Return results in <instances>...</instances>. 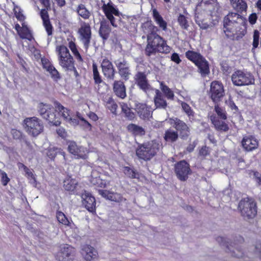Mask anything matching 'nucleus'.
Instances as JSON below:
<instances>
[{"mask_svg":"<svg viewBox=\"0 0 261 261\" xmlns=\"http://www.w3.org/2000/svg\"><path fill=\"white\" fill-rule=\"evenodd\" d=\"M76 12L79 15L84 19H88L91 16V12L86 8L83 4H80L78 6Z\"/></svg>","mask_w":261,"mask_h":261,"instance_id":"obj_39","label":"nucleus"},{"mask_svg":"<svg viewBox=\"0 0 261 261\" xmlns=\"http://www.w3.org/2000/svg\"><path fill=\"white\" fill-rule=\"evenodd\" d=\"M24 170L28 178H31L34 180V182H36L35 176L32 173V172L26 167H24Z\"/></svg>","mask_w":261,"mask_h":261,"instance_id":"obj_60","label":"nucleus"},{"mask_svg":"<svg viewBox=\"0 0 261 261\" xmlns=\"http://www.w3.org/2000/svg\"><path fill=\"white\" fill-rule=\"evenodd\" d=\"M101 67L103 75L108 79L113 80L115 76V69L112 62L108 59H103Z\"/></svg>","mask_w":261,"mask_h":261,"instance_id":"obj_16","label":"nucleus"},{"mask_svg":"<svg viewBox=\"0 0 261 261\" xmlns=\"http://www.w3.org/2000/svg\"><path fill=\"white\" fill-rule=\"evenodd\" d=\"M75 249L70 245L62 246L56 254V259L59 261H72L75 254Z\"/></svg>","mask_w":261,"mask_h":261,"instance_id":"obj_10","label":"nucleus"},{"mask_svg":"<svg viewBox=\"0 0 261 261\" xmlns=\"http://www.w3.org/2000/svg\"><path fill=\"white\" fill-rule=\"evenodd\" d=\"M57 154H62L65 159V153L61 148L49 147L47 150L46 154L51 160L54 159Z\"/></svg>","mask_w":261,"mask_h":261,"instance_id":"obj_34","label":"nucleus"},{"mask_svg":"<svg viewBox=\"0 0 261 261\" xmlns=\"http://www.w3.org/2000/svg\"><path fill=\"white\" fill-rule=\"evenodd\" d=\"M215 111L218 115L220 117V118H222V119H226L227 117L226 115L225 111L223 110L222 108L219 107L218 106H215Z\"/></svg>","mask_w":261,"mask_h":261,"instance_id":"obj_53","label":"nucleus"},{"mask_svg":"<svg viewBox=\"0 0 261 261\" xmlns=\"http://www.w3.org/2000/svg\"><path fill=\"white\" fill-rule=\"evenodd\" d=\"M257 17L255 13L251 14L249 17V21L251 24H254L256 23Z\"/></svg>","mask_w":261,"mask_h":261,"instance_id":"obj_61","label":"nucleus"},{"mask_svg":"<svg viewBox=\"0 0 261 261\" xmlns=\"http://www.w3.org/2000/svg\"><path fill=\"white\" fill-rule=\"evenodd\" d=\"M38 111L42 117L49 122L56 126L60 125L61 122L56 116L55 107L54 108L49 104L40 103L38 105Z\"/></svg>","mask_w":261,"mask_h":261,"instance_id":"obj_3","label":"nucleus"},{"mask_svg":"<svg viewBox=\"0 0 261 261\" xmlns=\"http://www.w3.org/2000/svg\"><path fill=\"white\" fill-rule=\"evenodd\" d=\"M123 171L124 173L129 177L130 178H135L136 177V173L135 171L130 169L128 167H124L123 168Z\"/></svg>","mask_w":261,"mask_h":261,"instance_id":"obj_52","label":"nucleus"},{"mask_svg":"<svg viewBox=\"0 0 261 261\" xmlns=\"http://www.w3.org/2000/svg\"><path fill=\"white\" fill-rule=\"evenodd\" d=\"M113 89L116 95L121 98L123 99L126 96L125 88L123 82L120 81H115Z\"/></svg>","mask_w":261,"mask_h":261,"instance_id":"obj_26","label":"nucleus"},{"mask_svg":"<svg viewBox=\"0 0 261 261\" xmlns=\"http://www.w3.org/2000/svg\"><path fill=\"white\" fill-rule=\"evenodd\" d=\"M14 12L16 17L18 20L20 21H22L24 20V16L22 14V11L20 7L17 6H14Z\"/></svg>","mask_w":261,"mask_h":261,"instance_id":"obj_51","label":"nucleus"},{"mask_svg":"<svg viewBox=\"0 0 261 261\" xmlns=\"http://www.w3.org/2000/svg\"><path fill=\"white\" fill-rule=\"evenodd\" d=\"M96 172L95 171H93L92 172L91 174V177L90 179V182L91 183L95 186H96L97 187H105V183L103 182L102 180L100 179L99 177H94V175H96Z\"/></svg>","mask_w":261,"mask_h":261,"instance_id":"obj_43","label":"nucleus"},{"mask_svg":"<svg viewBox=\"0 0 261 261\" xmlns=\"http://www.w3.org/2000/svg\"><path fill=\"white\" fill-rule=\"evenodd\" d=\"M195 65L197 67L198 72L202 77H205L210 74V71L208 63L203 57Z\"/></svg>","mask_w":261,"mask_h":261,"instance_id":"obj_22","label":"nucleus"},{"mask_svg":"<svg viewBox=\"0 0 261 261\" xmlns=\"http://www.w3.org/2000/svg\"><path fill=\"white\" fill-rule=\"evenodd\" d=\"M111 31V29L108 22L106 21H101L99 33L103 39L106 40L108 38Z\"/></svg>","mask_w":261,"mask_h":261,"instance_id":"obj_29","label":"nucleus"},{"mask_svg":"<svg viewBox=\"0 0 261 261\" xmlns=\"http://www.w3.org/2000/svg\"><path fill=\"white\" fill-rule=\"evenodd\" d=\"M136 80L137 85L140 89L143 90L145 93L148 94L154 89L151 87L148 83L146 75L142 72H139L136 75Z\"/></svg>","mask_w":261,"mask_h":261,"instance_id":"obj_18","label":"nucleus"},{"mask_svg":"<svg viewBox=\"0 0 261 261\" xmlns=\"http://www.w3.org/2000/svg\"><path fill=\"white\" fill-rule=\"evenodd\" d=\"M155 95L154 97V102L156 109H165L167 103L166 100L163 98L162 93L158 89H155Z\"/></svg>","mask_w":261,"mask_h":261,"instance_id":"obj_25","label":"nucleus"},{"mask_svg":"<svg viewBox=\"0 0 261 261\" xmlns=\"http://www.w3.org/2000/svg\"><path fill=\"white\" fill-rule=\"evenodd\" d=\"M88 116L91 120H92L94 121H97L98 119V117L96 115V114H95L93 112L89 113V114H88Z\"/></svg>","mask_w":261,"mask_h":261,"instance_id":"obj_63","label":"nucleus"},{"mask_svg":"<svg viewBox=\"0 0 261 261\" xmlns=\"http://www.w3.org/2000/svg\"><path fill=\"white\" fill-rule=\"evenodd\" d=\"M168 122L172 125L178 131L182 138H187L190 133V129L188 125L182 121L177 118H170L166 119Z\"/></svg>","mask_w":261,"mask_h":261,"instance_id":"obj_11","label":"nucleus"},{"mask_svg":"<svg viewBox=\"0 0 261 261\" xmlns=\"http://www.w3.org/2000/svg\"><path fill=\"white\" fill-rule=\"evenodd\" d=\"M152 17L159 27L163 31H166L167 29V23L155 9L152 10Z\"/></svg>","mask_w":261,"mask_h":261,"instance_id":"obj_24","label":"nucleus"},{"mask_svg":"<svg viewBox=\"0 0 261 261\" xmlns=\"http://www.w3.org/2000/svg\"><path fill=\"white\" fill-rule=\"evenodd\" d=\"M59 65L65 70H72L74 68V61L72 57L67 58H58Z\"/></svg>","mask_w":261,"mask_h":261,"instance_id":"obj_27","label":"nucleus"},{"mask_svg":"<svg viewBox=\"0 0 261 261\" xmlns=\"http://www.w3.org/2000/svg\"><path fill=\"white\" fill-rule=\"evenodd\" d=\"M239 208L244 218H253L257 213L256 203L251 198H246L242 200L239 203Z\"/></svg>","mask_w":261,"mask_h":261,"instance_id":"obj_4","label":"nucleus"},{"mask_svg":"<svg viewBox=\"0 0 261 261\" xmlns=\"http://www.w3.org/2000/svg\"><path fill=\"white\" fill-rule=\"evenodd\" d=\"M227 103H228L229 107L232 109V110H237L238 108L236 106L235 103L233 101L229 99L228 101H227Z\"/></svg>","mask_w":261,"mask_h":261,"instance_id":"obj_64","label":"nucleus"},{"mask_svg":"<svg viewBox=\"0 0 261 261\" xmlns=\"http://www.w3.org/2000/svg\"><path fill=\"white\" fill-rule=\"evenodd\" d=\"M160 89L168 99H173L174 96L173 92L163 82L160 83Z\"/></svg>","mask_w":261,"mask_h":261,"instance_id":"obj_41","label":"nucleus"},{"mask_svg":"<svg viewBox=\"0 0 261 261\" xmlns=\"http://www.w3.org/2000/svg\"><path fill=\"white\" fill-rule=\"evenodd\" d=\"M83 199V203L85 207L91 212H94L95 210V198L89 193L85 192L81 196Z\"/></svg>","mask_w":261,"mask_h":261,"instance_id":"obj_20","label":"nucleus"},{"mask_svg":"<svg viewBox=\"0 0 261 261\" xmlns=\"http://www.w3.org/2000/svg\"><path fill=\"white\" fill-rule=\"evenodd\" d=\"M186 57L189 60L196 64L199 60H200L203 56L199 53L192 50H188L185 54Z\"/></svg>","mask_w":261,"mask_h":261,"instance_id":"obj_36","label":"nucleus"},{"mask_svg":"<svg viewBox=\"0 0 261 261\" xmlns=\"http://www.w3.org/2000/svg\"><path fill=\"white\" fill-rule=\"evenodd\" d=\"M120 106L122 112L125 114V116L129 119H132L134 117V114L132 112L128 106L127 104L121 102Z\"/></svg>","mask_w":261,"mask_h":261,"instance_id":"obj_45","label":"nucleus"},{"mask_svg":"<svg viewBox=\"0 0 261 261\" xmlns=\"http://www.w3.org/2000/svg\"><path fill=\"white\" fill-rule=\"evenodd\" d=\"M121 77L125 80L128 79L130 74L128 63L123 59L120 58L114 61Z\"/></svg>","mask_w":261,"mask_h":261,"instance_id":"obj_15","label":"nucleus"},{"mask_svg":"<svg viewBox=\"0 0 261 261\" xmlns=\"http://www.w3.org/2000/svg\"><path fill=\"white\" fill-rule=\"evenodd\" d=\"M68 145V150L72 154H74L76 151L77 150L80 146H78L74 141H69L67 142Z\"/></svg>","mask_w":261,"mask_h":261,"instance_id":"obj_50","label":"nucleus"},{"mask_svg":"<svg viewBox=\"0 0 261 261\" xmlns=\"http://www.w3.org/2000/svg\"><path fill=\"white\" fill-rule=\"evenodd\" d=\"M106 107L112 112V113H115L117 106L113 99L109 97L108 101L106 102Z\"/></svg>","mask_w":261,"mask_h":261,"instance_id":"obj_49","label":"nucleus"},{"mask_svg":"<svg viewBox=\"0 0 261 261\" xmlns=\"http://www.w3.org/2000/svg\"><path fill=\"white\" fill-rule=\"evenodd\" d=\"M78 182L76 179L70 177H67L63 182V187L65 190L73 192L76 190Z\"/></svg>","mask_w":261,"mask_h":261,"instance_id":"obj_28","label":"nucleus"},{"mask_svg":"<svg viewBox=\"0 0 261 261\" xmlns=\"http://www.w3.org/2000/svg\"><path fill=\"white\" fill-rule=\"evenodd\" d=\"M98 193L103 197L113 201L119 202L123 200L122 196L117 193H112L107 190H99Z\"/></svg>","mask_w":261,"mask_h":261,"instance_id":"obj_23","label":"nucleus"},{"mask_svg":"<svg viewBox=\"0 0 261 261\" xmlns=\"http://www.w3.org/2000/svg\"><path fill=\"white\" fill-rule=\"evenodd\" d=\"M212 99L215 102L219 101L224 95L222 84L218 81H213L210 89Z\"/></svg>","mask_w":261,"mask_h":261,"instance_id":"obj_13","label":"nucleus"},{"mask_svg":"<svg viewBox=\"0 0 261 261\" xmlns=\"http://www.w3.org/2000/svg\"><path fill=\"white\" fill-rule=\"evenodd\" d=\"M0 174L3 185L6 186L10 181L9 178L8 177L7 173L3 171L0 170Z\"/></svg>","mask_w":261,"mask_h":261,"instance_id":"obj_55","label":"nucleus"},{"mask_svg":"<svg viewBox=\"0 0 261 261\" xmlns=\"http://www.w3.org/2000/svg\"><path fill=\"white\" fill-rule=\"evenodd\" d=\"M82 254L86 261H92L97 255L96 250L89 245H85L82 248Z\"/></svg>","mask_w":261,"mask_h":261,"instance_id":"obj_21","label":"nucleus"},{"mask_svg":"<svg viewBox=\"0 0 261 261\" xmlns=\"http://www.w3.org/2000/svg\"><path fill=\"white\" fill-rule=\"evenodd\" d=\"M177 21L179 24L182 29H188L189 24L187 17L185 15L181 14H179L177 19Z\"/></svg>","mask_w":261,"mask_h":261,"instance_id":"obj_48","label":"nucleus"},{"mask_svg":"<svg viewBox=\"0 0 261 261\" xmlns=\"http://www.w3.org/2000/svg\"><path fill=\"white\" fill-rule=\"evenodd\" d=\"M171 60L176 63V64H179L181 62V60L179 57V55L177 53H173L171 57Z\"/></svg>","mask_w":261,"mask_h":261,"instance_id":"obj_59","label":"nucleus"},{"mask_svg":"<svg viewBox=\"0 0 261 261\" xmlns=\"http://www.w3.org/2000/svg\"><path fill=\"white\" fill-rule=\"evenodd\" d=\"M232 8L238 12L245 11L247 8V4L244 0H230Z\"/></svg>","mask_w":261,"mask_h":261,"instance_id":"obj_32","label":"nucleus"},{"mask_svg":"<svg viewBox=\"0 0 261 261\" xmlns=\"http://www.w3.org/2000/svg\"><path fill=\"white\" fill-rule=\"evenodd\" d=\"M41 62L43 68L49 73L55 81H58L60 79L59 72L49 60L46 59H42Z\"/></svg>","mask_w":261,"mask_h":261,"instance_id":"obj_17","label":"nucleus"},{"mask_svg":"<svg viewBox=\"0 0 261 261\" xmlns=\"http://www.w3.org/2000/svg\"><path fill=\"white\" fill-rule=\"evenodd\" d=\"M58 58H67L72 57L67 47L64 45L57 46L56 48Z\"/></svg>","mask_w":261,"mask_h":261,"instance_id":"obj_33","label":"nucleus"},{"mask_svg":"<svg viewBox=\"0 0 261 261\" xmlns=\"http://www.w3.org/2000/svg\"><path fill=\"white\" fill-rule=\"evenodd\" d=\"M57 133L59 136H60L62 138H65L67 136V133L65 131V129L62 127L58 128L57 129Z\"/></svg>","mask_w":261,"mask_h":261,"instance_id":"obj_58","label":"nucleus"},{"mask_svg":"<svg viewBox=\"0 0 261 261\" xmlns=\"http://www.w3.org/2000/svg\"><path fill=\"white\" fill-rule=\"evenodd\" d=\"M259 33L258 31L255 30L253 33V48H256L259 44Z\"/></svg>","mask_w":261,"mask_h":261,"instance_id":"obj_54","label":"nucleus"},{"mask_svg":"<svg viewBox=\"0 0 261 261\" xmlns=\"http://www.w3.org/2000/svg\"><path fill=\"white\" fill-rule=\"evenodd\" d=\"M79 39L84 45L85 49L87 50L91 39V30L88 23L82 21L79 29Z\"/></svg>","mask_w":261,"mask_h":261,"instance_id":"obj_7","label":"nucleus"},{"mask_svg":"<svg viewBox=\"0 0 261 261\" xmlns=\"http://www.w3.org/2000/svg\"><path fill=\"white\" fill-rule=\"evenodd\" d=\"M93 79L96 84H100L102 83V80L98 71L97 66L96 63H93L92 64Z\"/></svg>","mask_w":261,"mask_h":261,"instance_id":"obj_46","label":"nucleus"},{"mask_svg":"<svg viewBox=\"0 0 261 261\" xmlns=\"http://www.w3.org/2000/svg\"><path fill=\"white\" fill-rule=\"evenodd\" d=\"M178 138V134L177 131L171 128H169L165 132L164 138L168 142H174L177 141Z\"/></svg>","mask_w":261,"mask_h":261,"instance_id":"obj_31","label":"nucleus"},{"mask_svg":"<svg viewBox=\"0 0 261 261\" xmlns=\"http://www.w3.org/2000/svg\"><path fill=\"white\" fill-rule=\"evenodd\" d=\"M243 148L247 151H252L257 148L258 143L256 138L251 136L244 137L242 141Z\"/></svg>","mask_w":261,"mask_h":261,"instance_id":"obj_19","label":"nucleus"},{"mask_svg":"<svg viewBox=\"0 0 261 261\" xmlns=\"http://www.w3.org/2000/svg\"><path fill=\"white\" fill-rule=\"evenodd\" d=\"M40 3L45 7L40 11V16L43 21V25L48 36L53 33V27L49 19L47 10L50 8V0H39Z\"/></svg>","mask_w":261,"mask_h":261,"instance_id":"obj_8","label":"nucleus"},{"mask_svg":"<svg viewBox=\"0 0 261 261\" xmlns=\"http://www.w3.org/2000/svg\"><path fill=\"white\" fill-rule=\"evenodd\" d=\"M142 29L143 32L147 34V44L145 49L146 56H150L157 52L165 54L170 52V47L167 45L163 38L156 34L159 29L151 21L144 23Z\"/></svg>","mask_w":261,"mask_h":261,"instance_id":"obj_1","label":"nucleus"},{"mask_svg":"<svg viewBox=\"0 0 261 261\" xmlns=\"http://www.w3.org/2000/svg\"><path fill=\"white\" fill-rule=\"evenodd\" d=\"M54 106L56 111H58L59 113H61L62 117L67 121L70 117V111L57 101L54 102Z\"/></svg>","mask_w":261,"mask_h":261,"instance_id":"obj_30","label":"nucleus"},{"mask_svg":"<svg viewBox=\"0 0 261 261\" xmlns=\"http://www.w3.org/2000/svg\"><path fill=\"white\" fill-rule=\"evenodd\" d=\"M88 153V151L86 148L80 146L73 155L76 159H85L87 157Z\"/></svg>","mask_w":261,"mask_h":261,"instance_id":"obj_42","label":"nucleus"},{"mask_svg":"<svg viewBox=\"0 0 261 261\" xmlns=\"http://www.w3.org/2000/svg\"><path fill=\"white\" fill-rule=\"evenodd\" d=\"M18 35L22 39H26L29 40H31L33 38V36L31 31L24 23H22L21 30Z\"/></svg>","mask_w":261,"mask_h":261,"instance_id":"obj_37","label":"nucleus"},{"mask_svg":"<svg viewBox=\"0 0 261 261\" xmlns=\"http://www.w3.org/2000/svg\"><path fill=\"white\" fill-rule=\"evenodd\" d=\"M181 107L184 111L187 113L188 116L193 115V111L191 109V107L186 103L182 102Z\"/></svg>","mask_w":261,"mask_h":261,"instance_id":"obj_56","label":"nucleus"},{"mask_svg":"<svg viewBox=\"0 0 261 261\" xmlns=\"http://www.w3.org/2000/svg\"><path fill=\"white\" fill-rule=\"evenodd\" d=\"M128 131L135 134V135L142 136L145 134L144 129L136 124H130L127 126Z\"/></svg>","mask_w":261,"mask_h":261,"instance_id":"obj_40","label":"nucleus"},{"mask_svg":"<svg viewBox=\"0 0 261 261\" xmlns=\"http://www.w3.org/2000/svg\"><path fill=\"white\" fill-rule=\"evenodd\" d=\"M81 120L82 121V125L84 129L86 130H91V125L84 118H81Z\"/></svg>","mask_w":261,"mask_h":261,"instance_id":"obj_57","label":"nucleus"},{"mask_svg":"<svg viewBox=\"0 0 261 261\" xmlns=\"http://www.w3.org/2000/svg\"><path fill=\"white\" fill-rule=\"evenodd\" d=\"M57 218L59 223L66 226H70L71 223L69 220L66 217L65 214L61 212H58L57 213Z\"/></svg>","mask_w":261,"mask_h":261,"instance_id":"obj_44","label":"nucleus"},{"mask_svg":"<svg viewBox=\"0 0 261 261\" xmlns=\"http://www.w3.org/2000/svg\"><path fill=\"white\" fill-rule=\"evenodd\" d=\"M211 120L217 129L225 132L228 130L229 127L228 125L224 121L217 120L215 117L212 116L211 117Z\"/></svg>","mask_w":261,"mask_h":261,"instance_id":"obj_38","label":"nucleus"},{"mask_svg":"<svg viewBox=\"0 0 261 261\" xmlns=\"http://www.w3.org/2000/svg\"><path fill=\"white\" fill-rule=\"evenodd\" d=\"M241 21H243L241 15L237 13H229L224 19V28L226 29V31L231 32L234 25L240 23Z\"/></svg>","mask_w":261,"mask_h":261,"instance_id":"obj_14","label":"nucleus"},{"mask_svg":"<svg viewBox=\"0 0 261 261\" xmlns=\"http://www.w3.org/2000/svg\"><path fill=\"white\" fill-rule=\"evenodd\" d=\"M160 147V144L156 141L146 142L138 146L136 150V154L139 159L150 160L159 151Z\"/></svg>","mask_w":261,"mask_h":261,"instance_id":"obj_2","label":"nucleus"},{"mask_svg":"<svg viewBox=\"0 0 261 261\" xmlns=\"http://www.w3.org/2000/svg\"><path fill=\"white\" fill-rule=\"evenodd\" d=\"M26 131L33 136H36L40 134L43 128L41 121L36 117L27 118L24 120Z\"/></svg>","mask_w":261,"mask_h":261,"instance_id":"obj_5","label":"nucleus"},{"mask_svg":"<svg viewBox=\"0 0 261 261\" xmlns=\"http://www.w3.org/2000/svg\"><path fill=\"white\" fill-rule=\"evenodd\" d=\"M102 10L108 19L110 21L112 25L116 28L117 24L114 15L115 16H119L120 12L118 10L112 2H109L107 4H103L102 6Z\"/></svg>","mask_w":261,"mask_h":261,"instance_id":"obj_9","label":"nucleus"},{"mask_svg":"<svg viewBox=\"0 0 261 261\" xmlns=\"http://www.w3.org/2000/svg\"><path fill=\"white\" fill-rule=\"evenodd\" d=\"M175 172L180 180L185 181L190 172V166L185 161H181L175 165Z\"/></svg>","mask_w":261,"mask_h":261,"instance_id":"obj_12","label":"nucleus"},{"mask_svg":"<svg viewBox=\"0 0 261 261\" xmlns=\"http://www.w3.org/2000/svg\"><path fill=\"white\" fill-rule=\"evenodd\" d=\"M69 47L70 48V50L72 52L73 54L74 55L75 57L79 61H82V58L77 50L76 45L73 41H71L69 42L68 44Z\"/></svg>","mask_w":261,"mask_h":261,"instance_id":"obj_47","label":"nucleus"},{"mask_svg":"<svg viewBox=\"0 0 261 261\" xmlns=\"http://www.w3.org/2000/svg\"><path fill=\"white\" fill-rule=\"evenodd\" d=\"M231 80L233 84L238 86L248 85L254 82V79L250 73L241 70H237L232 74Z\"/></svg>","mask_w":261,"mask_h":261,"instance_id":"obj_6","label":"nucleus"},{"mask_svg":"<svg viewBox=\"0 0 261 261\" xmlns=\"http://www.w3.org/2000/svg\"><path fill=\"white\" fill-rule=\"evenodd\" d=\"M137 112L140 116L143 119L148 118L151 114V111L146 105L144 104H140L138 106Z\"/></svg>","mask_w":261,"mask_h":261,"instance_id":"obj_35","label":"nucleus"},{"mask_svg":"<svg viewBox=\"0 0 261 261\" xmlns=\"http://www.w3.org/2000/svg\"><path fill=\"white\" fill-rule=\"evenodd\" d=\"M66 122H68L70 124L73 126L77 125L79 123V120L77 119L72 118L71 117Z\"/></svg>","mask_w":261,"mask_h":261,"instance_id":"obj_62","label":"nucleus"}]
</instances>
